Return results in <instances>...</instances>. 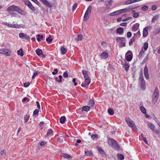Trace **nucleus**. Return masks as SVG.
Listing matches in <instances>:
<instances>
[{"label": "nucleus", "mask_w": 160, "mask_h": 160, "mask_svg": "<svg viewBox=\"0 0 160 160\" xmlns=\"http://www.w3.org/2000/svg\"><path fill=\"white\" fill-rule=\"evenodd\" d=\"M139 15V13H138L136 12V13H135L133 14V16L134 18H137L138 17Z\"/></svg>", "instance_id": "nucleus-60"}, {"label": "nucleus", "mask_w": 160, "mask_h": 160, "mask_svg": "<svg viewBox=\"0 0 160 160\" xmlns=\"http://www.w3.org/2000/svg\"><path fill=\"white\" fill-rule=\"evenodd\" d=\"M0 53L4 54L7 56L9 55L10 54V51L8 50L3 48L0 49Z\"/></svg>", "instance_id": "nucleus-8"}, {"label": "nucleus", "mask_w": 160, "mask_h": 160, "mask_svg": "<svg viewBox=\"0 0 160 160\" xmlns=\"http://www.w3.org/2000/svg\"><path fill=\"white\" fill-rule=\"evenodd\" d=\"M159 94V90L158 87H156L153 93V97L152 99V102L155 104L157 101L158 98Z\"/></svg>", "instance_id": "nucleus-3"}, {"label": "nucleus", "mask_w": 160, "mask_h": 160, "mask_svg": "<svg viewBox=\"0 0 160 160\" xmlns=\"http://www.w3.org/2000/svg\"><path fill=\"white\" fill-rule=\"evenodd\" d=\"M31 82H28L26 83H23V85L25 87H28L30 84Z\"/></svg>", "instance_id": "nucleus-49"}, {"label": "nucleus", "mask_w": 160, "mask_h": 160, "mask_svg": "<svg viewBox=\"0 0 160 160\" xmlns=\"http://www.w3.org/2000/svg\"><path fill=\"white\" fill-rule=\"evenodd\" d=\"M31 3V2L29 0H28V1L26 0L25 1H24L25 4L26 5L28 6H29L30 5V4Z\"/></svg>", "instance_id": "nucleus-50"}, {"label": "nucleus", "mask_w": 160, "mask_h": 160, "mask_svg": "<svg viewBox=\"0 0 160 160\" xmlns=\"http://www.w3.org/2000/svg\"><path fill=\"white\" fill-rule=\"evenodd\" d=\"M6 152L5 150H3L0 152V156L1 155H4L6 154Z\"/></svg>", "instance_id": "nucleus-54"}, {"label": "nucleus", "mask_w": 160, "mask_h": 160, "mask_svg": "<svg viewBox=\"0 0 160 160\" xmlns=\"http://www.w3.org/2000/svg\"><path fill=\"white\" fill-rule=\"evenodd\" d=\"M88 105L91 107H93L94 105V102L93 100L92 99L90 100L89 102Z\"/></svg>", "instance_id": "nucleus-34"}, {"label": "nucleus", "mask_w": 160, "mask_h": 160, "mask_svg": "<svg viewBox=\"0 0 160 160\" xmlns=\"http://www.w3.org/2000/svg\"><path fill=\"white\" fill-rule=\"evenodd\" d=\"M135 2L134 0H130L125 2L124 3V4L126 5H127Z\"/></svg>", "instance_id": "nucleus-32"}, {"label": "nucleus", "mask_w": 160, "mask_h": 160, "mask_svg": "<svg viewBox=\"0 0 160 160\" xmlns=\"http://www.w3.org/2000/svg\"><path fill=\"white\" fill-rule=\"evenodd\" d=\"M82 36L81 34H80L78 36V37L77 38H76V39L77 41H79L82 40Z\"/></svg>", "instance_id": "nucleus-35"}, {"label": "nucleus", "mask_w": 160, "mask_h": 160, "mask_svg": "<svg viewBox=\"0 0 160 160\" xmlns=\"http://www.w3.org/2000/svg\"><path fill=\"white\" fill-rule=\"evenodd\" d=\"M147 125L148 127L152 130H153L155 128L154 124L150 122H148Z\"/></svg>", "instance_id": "nucleus-23"}, {"label": "nucleus", "mask_w": 160, "mask_h": 160, "mask_svg": "<svg viewBox=\"0 0 160 160\" xmlns=\"http://www.w3.org/2000/svg\"><path fill=\"white\" fill-rule=\"evenodd\" d=\"M19 37L22 39H24L26 40H29L30 39L29 36L26 34H25L23 32H21L19 34Z\"/></svg>", "instance_id": "nucleus-9"}, {"label": "nucleus", "mask_w": 160, "mask_h": 160, "mask_svg": "<svg viewBox=\"0 0 160 160\" xmlns=\"http://www.w3.org/2000/svg\"><path fill=\"white\" fill-rule=\"evenodd\" d=\"M17 53L18 55H20L21 56H22L23 55V51L22 49L18 50Z\"/></svg>", "instance_id": "nucleus-41"}, {"label": "nucleus", "mask_w": 160, "mask_h": 160, "mask_svg": "<svg viewBox=\"0 0 160 160\" xmlns=\"http://www.w3.org/2000/svg\"><path fill=\"white\" fill-rule=\"evenodd\" d=\"M125 38L123 37H118L116 39V41L120 44V47H123L125 46Z\"/></svg>", "instance_id": "nucleus-4"}, {"label": "nucleus", "mask_w": 160, "mask_h": 160, "mask_svg": "<svg viewBox=\"0 0 160 160\" xmlns=\"http://www.w3.org/2000/svg\"><path fill=\"white\" fill-rule=\"evenodd\" d=\"M139 23H136L134 24L132 28V30L134 31H136L139 28Z\"/></svg>", "instance_id": "nucleus-22"}, {"label": "nucleus", "mask_w": 160, "mask_h": 160, "mask_svg": "<svg viewBox=\"0 0 160 160\" xmlns=\"http://www.w3.org/2000/svg\"><path fill=\"white\" fill-rule=\"evenodd\" d=\"M61 51L62 54H64L66 52L67 50L66 48H65L64 47L62 46L61 48Z\"/></svg>", "instance_id": "nucleus-31"}, {"label": "nucleus", "mask_w": 160, "mask_h": 160, "mask_svg": "<svg viewBox=\"0 0 160 160\" xmlns=\"http://www.w3.org/2000/svg\"><path fill=\"white\" fill-rule=\"evenodd\" d=\"M126 58L127 61H130L132 58V54L130 51H128L126 54Z\"/></svg>", "instance_id": "nucleus-5"}, {"label": "nucleus", "mask_w": 160, "mask_h": 160, "mask_svg": "<svg viewBox=\"0 0 160 160\" xmlns=\"http://www.w3.org/2000/svg\"><path fill=\"white\" fill-rule=\"evenodd\" d=\"M33 75L32 77V79H33L35 78L36 76H37L38 75V73L36 72H33Z\"/></svg>", "instance_id": "nucleus-52"}, {"label": "nucleus", "mask_w": 160, "mask_h": 160, "mask_svg": "<svg viewBox=\"0 0 160 160\" xmlns=\"http://www.w3.org/2000/svg\"><path fill=\"white\" fill-rule=\"evenodd\" d=\"M85 155L87 156H91L92 155V151L90 150H89L87 149H85Z\"/></svg>", "instance_id": "nucleus-18"}, {"label": "nucleus", "mask_w": 160, "mask_h": 160, "mask_svg": "<svg viewBox=\"0 0 160 160\" xmlns=\"http://www.w3.org/2000/svg\"><path fill=\"white\" fill-rule=\"evenodd\" d=\"M18 8V6L11 5L8 8L7 10L8 11H13L17 12Z\"/></svg>", "instance_id": "nucleus-7"}, {"label": "nucleus", "mask_w": 160, "mask_h": 160, "mask_svg": "<svg viewBox=\"0 0 160 160\" xmlns=\"http://www.w3.org/2000/svg\"><path fill=\"white\" fill-rule=\"evenodd\" d=\"M123 67L126 71H128L129 69V66L128 63H126L123 65Z\"/></svg>", "instance_id": "nucleus-38"}, {"label": "nucleus", "mask_w": 160, "mask_h": 160, "mask_svg": "<svg viewBox=\"0 0 160 160\" xmlns=\"http://www.w3.org/2000/svg\"><path fill=\"white\" fill-rule=\"evenodd\" d=\"M137 7H133L132 6H130L128 8H124L125 12H126L131 11V10L137 8Z\"/></svg>", "instance_id": "nucleus-21"}, {"label": "nucleus", "mask_w": 160, "mask_h": 160, "mask_svg": "<svg viewBox=\"0 0 160 160\" xmlns=\"http://www.w3.org/2000/svg\"><path fill=\"white\" fill-rule=\"evenodd\" d=\"M144 74L145 77L146 79H148L149 78V76L148 73V67L145 66L144 68Z\"/></svg>", "instance_id": "nucleus-11"}, {"label": "nucleus", "mask_w": 160, "mask_h": 160, "mask_svg": "<svg viewBox=\"0 0 160 160\" xmlns=\"http://www.w3.org/2000/svg\"><path fill=\"white\" fill-rule=\"evenodd\" d=\"M125 12L124 9H121L111 13L109 15L111 16L119 14H121Z\"/></svg>", "instance_id": "nucleus-6"}, {"label": "nucleus", "mask_w": 160, "mask_h": 160, "mask_svg": "<svg viewBox=\"0 0 160 160\" xmlns=\"http://www.w3.org/2000/svg\"><path fill=\"white\" fill-rule=\"evenodd\" d=\"M140 110L142 113L145 114L146 113V110L145 108L142 106H141L140 107Z\"/></svg>", "instance_id": "nucleus-33"}, {"label": "nucleus", "mask_w": 160, "mask_h": 160, "mask_svg": "<svg viewBox=\"0 0 160 160\" xmlns=\"http://www.w3.org/2000/svg\"><path fill=\"white\" fill-rule=\"evenodd\" d=\"M53 134V131L52 129H49L46 135L47 137H49L52 135Z\"/></svg>", "instance_id": "nucleus-24"}, {"label": "nucleus", "mask_w": 160, "mask_h": 160, "mask_svg": "<svg viewBox=\"0 0 160 160\" xmlns=\"http://www.w3.org/2000/svg\"><path fill=\"white\" fill-rule=\"evenodd\" d=\"M36 54L38 56L41 55L42 54V50L39 48L37 49L36 51Z\"/></svg>", "instance_id": "nucleus-27"}, {"label": "nucleus", "mask_w": 160, "mask_h": 160, "mask_svg": "<svg viewBox=\"0 0 160 160\" xmlns=\"http://www.w3.org/2000/svg\"><path fill=\"white\" fill-rule=\"evenodd\" d=\"M118 157L121 160H123L124 159V156L122 154H118Z\"/></svg>", "instance_id": "nucleus-45"}, {"label": "nucleus", "mask_w": 160, "mask_h": 160, "mask_svg": "<svg viewBox=\"0 0 160 160\" xmlns=\"http://www.w3.org/2000/svg\"><path fill=\"white\" fill-rule=\"evenodd\" d=\"M98 137V135L97 134H93L91 135V137L92 139L94 140L96 138H97Z\"/></svg>", "instance_id": "nucleus-46"}, {"label": "nucleus", "mask_w": 160, "mask_h": 160, "mask_svg": "<svg viewBox=\"0 0 160 160\" xmlns=\"http://www.w3.org/2000/svg\"><path fill=\"white\" fill-rule=\"evenodd\" d=\"M150 26L147 27H145L143 32V36L144 37H146L147 36L148 34V28H150Z\"/></svg>", "instance_id": "nucleus-13"}, {"label": "nucleus", "mask_w": 160, "mask_h": 160, "mask_svg": "<svg viewBox=\"0 0 160 160\" xmlns=\"http://www.w3.org/2000/svg\"><path fill=\"white\" fill-rule=\"evenodd\" d=\"M90 108L88 106H85L82 108V111H85L86 112H88Z\"/></svg>", "instance_id": "nucleus-29"}, {"label": "nucleus", "mask_w": 160, "mask_h": 160, "mask_svg": "<svg viewBox=\"0 0 160 160\" xmlns=\"http://www.w3.org/2000/svg\"><path fill=\"white\" fill-rule=\"evenodd\" d=\"M108 53L105 52H103L101 56L100 57L102 59H106L108 58Z\"/></svg>", "instance_id": "nucleus-17"}, {"label": "nucleus", "mask_w": 160, "mask_h": 160, "mask_svg": "<svg viewBox=\"0 0 160 160\" xmlns=\"http://www.w3.org/2000/svg\"><path fill=\"white\" fill-rule=\"evenodd\" d=\"M17 12L21 15L23 16L27 14V12L25 11L22 10L21 8L19 7Z\"/></svg>", "instance_id": "nucleus-12"}, {"label": "nucleus", "mask_w": 160, "mask_h": 160, "mask_svg": "<svg viewBox=\"0 0 160 160\" xmlns=\"http://www.w3.org/2000/svg\"><path fill=\"white\" fill-rule=\"evenodd\" d=\"M58 72V70L57 69H54V72H52V74L53 75H55Z\"/></svg>", "instance_id": "nucleus-63"}, {"label": "nucleus", "mask_w": 160, "mask_h": 160, "mask_svg": "<svg viewBox=\"0 0 160 160\" xmlns=\"http://www.w3.org/2000/svg\"><path fill=\"white\" fill-rule=\"evenodd\" d=\"M66 121V118L64 116H62L60 119V122L61 124L64 123Z\"/></svg>", "instance_id": "nucleus-30"}, {"label": "nucleus", "mask_w": 160, "mask_h": 160, "mask_svg": "<svg viewBox=\"0 0 160 160\" xmlns=\"http://www.w3.org/2000/svg\"><path fill=\"white\" fill-rule=\"evenodd\" d=\"M2 23L6 26H8L9 27H11V24H9L6 22H3Z\"/></svg>", "instance_id": "nucleus-55"}, {"label": "nucleus", "mask_w": 160, "mask_h": 160, "mask_svg": "<svg viewBox=\"0 0 160 160\" xmlns=\"http://www.w3.org/2000/svg\"><path fill=\"white\" fill-rule=\"evenodd\" d=\"M148 8V6L145 5L144 6L141 7V9L143 11L147 10Z\"/></svg>", "instance_id": "nucleus-47"}, {"label": "nucleus", "mask_w": 160, "mask_h": 160, "mask_svg": "<svg viewBox=\"0 0 160 160\" xmlns=\"http://www.w3.org/2000/svg\"><path fill=\"white\" fill-rule=\"evenodd\" d=\"M159 15H156L155 16H154L152 18V19L151 22L153 23L156 20L158 19V17H159Z\"/></svg>", "instance_id": "nucleus-28"}, {"label": "nucleus", "mask_w": 160, "mask_h": 160, "mask_svg": "<svg viewBox=\"0 0 160 160\" xmlns=\"http://www.w3.org/2000/svg\"><path fill=\"white\" fill-rule=\"evenodd\" d=\"M47 144V142L45 141H42L40 143V145L41 146H46Z\"/></svg>", "instance_id": "nucleus-53"}, {"label": "nucleus", "mask_w": 160, "mask_h": 160, "mask_svg": "<svg viewBox=\"0 0 160 160\" xmlns=\"http://www.w3.org/2000/svg\"><path fill=\"white\" fill-rule=\"evenodd\" d=\"M90 15V13H89L88 12H86L84 17L83 20L85 21H87L89 18Z\"/></svg>", "instance_id": "nucleus-20"}, {"label": "nucleus", "mask_w": 160, "mask_h": 160, "mask_svg": "<svg viewBox=\"0 0 160 160\" xmlns=\"http://www.w3.org/2000/svg\"><path fill=\"white\" fill-rule=\"evenodd\" d=\"M81 142V141L80 139H78V140H77V143H76L75 144V146H76L77 147H78V143H80Z\"/></svg>", "instance_id": "nucleus-64"}, {"label": "nucleus", "mask_w": 160, "mask_h": 160, "mask_svg": "<svg viewBox=\"0 0 160 160\" xmlns=\"http://www.w3.org/2000/svg\"><path fill=\"white\" fill-rule=\"evenodd\" d=\"M82 72L84 77V80H88L89 79V77L88 76V72L84 70H82Z\"/></svg>", "instance_id": "nucleus-14"}, {"label": "nucleus", "mask_w": 160, "mask_h": 160, "mask_svg": "<svg viewBox=\"0 0 160 160\" xmlns=\"http://www.w3.org/2000/svg\"><path fill=\"white\" fill-rule=\"evenodd\" d=\"M144 53V52L143 50L142 49L140 52L139 53V56L141 57L143 55V53Z\"/></svg>", "instance_id": "nucleus-59"}, {"label": "nucleus", "mask_w": 160, "mask_h": 160, "mask_svg": "<svg viewBox=\"0 0 160 160\" xmlns=\"http://www.w3.org/2000/svg\"><path fill=\"white\" fill-rule=\"evenodd\" d=\"M40 1L46 6L49 8H51L52 7L51 4L47 0H40Z\"/></svg>", "instance_id": "nucleus-16"}, {"label": "nucleus", "mask_w": 160, "mask_h": 160, "mask_svg": "<svg viewBox=\"0 0 160 160\" xmlns=\"http://www.w3.org/2000/svg\"><path fill=\"white\" fill-rule=\"evenodd\" d=\"M132 33L131 32H128L127 33V36L128 38H130L131 37Z\"/></svg>", "instance_id": "nucleus-62"}, {"label": "nucleus", "mask_w": 160, "mask_h": 160, "mask_svg": "<svg viewBox=\"0 0 160 160\" xmlns=\"http://www.w3.org/2000/svg\"><path fill=\"white\" fill-rule=\"evenodd\" d=\"M98 149V151L101 154H103L104 153V152L102 148H101L100 147H98L97 148Z\"/></svg>", "instance_id": "nucleus-39"}, {"label": "nucleus", "mask_w": 160, "mask_h": 160, "mask_svg": "<svg viewBox=\"0 0 160 160\" xmlns=\"http://www.w3.org/2000/svg\"><path fill=\"white\" fill-rule=\"evenodd\" d=\"M123 29L122 28L119 27L116 30V32H117L118 33L122 34V32L123 31Z\"/></svg>", "instance_id": "nucleus-25"}, {"label": "nucleus", "mask_w": 160, "mask_h": 160, "mask_svg": "<svg viewBox=\"0 0 160 160\" xmlns=\"http://www.w3.org/2000/svg\"><path fill=\"white\" fill-rule=\"evenodd\" d=\"M77 3H75L73 4V6H72V11H73L74 10H75L76 8V7H77Z\"/></svg>", "instance_id": "nucleus-61"}, {"label": "nucleus", "mask_w": 160, "mask_h": 160, "mask_svg": "<svg viewBox=\"0 0 160 160\" xmlns=\"http://www.w3.org/2000/svg\"><path fill=\"white\" fill-rule=\"evenodd\" d=\"M9 14L14 17H16L17 16V13L14 12H10Z\"/></svg>", "instance_id": "nucleus-58"}, {"label": "nucleus", "mask_w": 160, "mask_h": 160, "mask_svg": "<svg viewBox=\"0 0 160 160\" xmlns=\"http://www.w3.org/2000/svg\"><path fill=\"white\" fill-rule=\"evenodd\" d=\"M108 143L109 145L114 148L117 150L119 149V147L116 141L114 139L111 138L109 139L108 140Z\"/></svg>", "instance_id": "nucleus-1"}, {"label": "nucleus", "mask_w": 160, "mask_h": 160, "mask_svg": "<svg viewBox=\"0 0 160 160\" xmlns=\"http://www.w3.org/2000/svg\"><path fill=\"white\" fill-rule=\"evenodd\" d=\"M135 38L132 37L130 40L129 42V44L130 46H131L132 44L135 41Z\"/></svg>", "instance_id": "nucleus-36"}, {"label": "nucleus", "mask_w": 160, "mask_h": 160, "mask_svg": "<svg viewBox=\"0 0 160 160\" xmlns=\"http://www.w3.org/2000/svg\"><path fill=\"white\" fill-rule=\"evenodd\" d=\"M29 119V116H25L24 118L25 122L26 123L28 120Z\"/></svg>", "instance_id": "nucleus-57"}, {"label": "nucleus", "mask_w": 160, "mask_h": 160, "mask_svg": "<svg viewBox=\"0 0 160 160\" xmlns=\"http://www.w3.org/2000/svg\"><path fill=\"white\" fill-rule=\"evenodd\" d=\"M108 112L109 114L111 115H113L114 113V111L112 108H110L108 109Z\"/></svg>", "instance_id": "nucleus-37"}, {"label": "nucleus", "mask_w": 160, "mask_h": 160, "mask_svg": "<svg viewBox=\"0 0 160 160\" xmlns=\"http://www.w3.org/2000/svg\"><path fill=\"white\" fill-rule=\"evenodd\" d=\"M46 82L47 85L49 87H51L54 86V84L53 81H46Z\"/></svg>", "instance_id": "nucleus-19"}, {"label": "nucleus", "mask_w": 160, "mask_h": 160, "mask_svg": "<svg viewBox=\"0 0 160 160\" xmlns=\"http://www.w3.org/2000/svg\"><path fill=\"white\" fill-rule=\"evenodd\" d=\"M157 135H159L160 133L159 132L157 129H155L154 128L152 130Z\"/></svg>", "instance_id": "nucleus-56"}, {"label": "nucleus", "mask_w": 160, "mask_h": 160, "mask_svg": "<svg viewBox=\"0 0 160 160\" xmlns=\"http://www.w3.org/2000/svg\"><path fill=\"white\" fill-rule=\"evenodd\" d=\"M126 122L129 127L132 128L133 131H136L137 127L132 120L128 119L126 120Z\"/></svg>", "instance_id": "nucleus-2"}, {"label": "nucleus", "mask_w": 160, "mask_h": 160, "mask_svg": "<svg viewBox=\"0 0 160 160\" xmlns=\"http://www.w3.org/2000/svg\"><path fill=\"white\" fill-rule=\"evenodd\" d=\"M63 76L65 78H67L68 77V75L67 72H64L63 73Z\"/></svg>", "instance_id": "nucleus-51"}, {"label": "nucleus", "mask_w": 160, "mask_h": 160, "mask_svg": "<svg viewBox=\"0 0 160 160\" xmlns=\"http://www.w3.org/2000/svg\"><path fill=\"white\" fill-rule=\"evenodd\" d=\"M51 36H50L48 38L46 39V41L47 42H51L52 40V38H50Z\"/></svg>", "instance_id": "nucleus-48"}, {"label": "nucleus", "mask_w": 160, "mask_h": 160, "mask_svg": "<svg viewBox=\"0 0 160 160\" xmlns=\"http://www.w3.org/2000/svg\"><path fill=\"white\" fill-rule=\"evenodd\" d=\"M39 112V110L38 109H35L33 112V116H37V114Z\"/></svg>", "instance_id": "nucleus-43"}, {"label": "nucleus", "mask_w": 160, "mask_h": 160, "mask_svg": "<svg viewBox=\"0 0 160 160\" xmlns=\"http://www.w3.org/2000/svg\"><path fill=\"white\" fill-rule=\"evenodd\" d=\"M92 9V7L91 6H88L86 12L91 13V12Z\"/></svg>", "instance_id": "nucleus-44"}, {"label": "nucleus", "mask_w": 160, "mask_h": 160, "mask_svg": "<svg viewBox=\"0 0 160 160\" xmlns=\"http://www.w3.org/2000/svg\"><path fill=\"white\" fill-rule=\"evenodd\" d=\"M28 7L32 11H34L35 10V8L32 5L31 3L30 4V5Z\"/></svg>", "instance_id": "nucleus-42"}, {"label": "nucleus", "mask_w": 160, "mask_h": 160, "mask_svg": "<svg viewBox=\"0 0 160 160\" xmlns=\"http://www.w3.org/2000/svg\"><path fill=\"white\" fill-rule=\"evenodd\" d=\"M140 88L142 90H144L146 89V83L145 81H141Z\"/></svg>", "instance_id": "nucleus-15"}, {"label": "nucleus", "mask_w": 160, "mask_h": 160, "mask_svg": "<svg viewBox=\"0 0 160 160\" xmlns=\"http://www.w3.org/2000/svg\"><path fill=\"white\" fill-rule=\"evenodd\" d=\"M81 83V86L82 87L87 88L90 83V81H82V82H80V84Z\"/></svg>", "instance_id": "nucleus-10"}, {"label": "nucleus", "mask_w": 160, "mask_h": 160, "mask_svg": "<svg viewBox=\"0 0 160 160\" xmlns=\"http://www.w3.org/2000/svg\"><path fill=\"white\" fill-rule=\"evenodd\" d=\"M62 156L64 158L70 159L72 158V157L66 153H62Z\"/></svg>", "instance_id": "nucleus-26"}, {"label": "nucleus", "mask_w": 160, "mask_h": 160, "mask_svg": "<svg viewBox=\"0 0 160 160\" xmlns=\"http://www.w3.org/2000/svg\"><path fill=\"white\" fill-rule=\"evenodd\" d=\"M143 47L145 50H147L148 48V43L146 42H145L143 44Z\"/></svg>", "instance_id": "nucleus-40"}]
</instances>
